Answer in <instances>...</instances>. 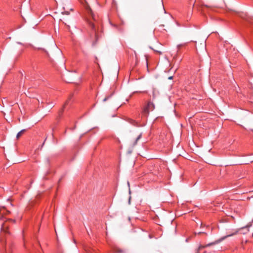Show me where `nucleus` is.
<instances>
[{"mask_svg":"<svg viewBox=\"0 0 253 253\" xmlns=\"http://www.w3.org/2000/svg\"><path fill=\"white\" fill-rule=\"evenodd\" d=\"M220 222H221V221H224L223 220H220L219 221Z\"/></svg>","mask_w":253,"mask_h":253,"instance_id":"a211bd4d","label":"nucleus"},{"mask_svg":"<svg viewBox=\"0 0 253 253\" xmlns=\"http://www.w3.org/2000/svg\"><path fill=\"white\" fill-rule=\"evenodd\" d=\"M141 136H142V134H139V135L138 136V137H137V138L136 139V140H135V144H136V143H137V141H138V140H139V139L141 138Z\"/></svg>","mask_w":253,"mask_h":253,"instance_id":"6e6552de","label":"nucleus"},{"mask_svg":"<svg viewBox=\"0 0 253 253\" xmlns=\"http://www.w3.org/2000/svg\"><path fill=\"white\" fill-rule=\"evenodd\" d=\"M202 222H200V225H202Z\"/></svg>","mask_w":253,"mask_h":253,"instance_id":"f3484780","label":"nucleus"},{"mask_svg":"<svg viewBox=\"0 0 253 253\" xmlns=\"http://www.w3.org/2000/svg\"><path fill=\"white\" fill-rule=\"evenodd\" d=\"M10 211L6 209L4 207H0V220H4V221H16V219H12L9 217Z\"/></svg>","mask_w":253,"mask_h":253,"instance_id":"f257e3e1","label":"nucleus"},{"mask_svg":"<svg viewBox=\"0 0 253 253\" xmlns=\"http://www.w3.org/2000/svg\"><path fill=\"white\" fill-rule=\"evenodd\" d=\"M116 253H124V251L121 249H117L116 251Z\"/></svg>","mask_w":253,"mask_h":253,"instance_id":"1a4fd4ad","label":"nucleus"},{"mask_svg":"<svg viewBox=\"0 0 253 253\" xmlns=\"http://www.w3.org/2000/svg\"><path fill=\"white\" fill-rule=\"evenodd\" d=\"M172 78V77H169V79H171Z\"/></svg>","mask_w":253,"mask_h":253,"instance_id":"2eb2a0df","label":"nucleus"},{"mask_svg":"<svg viewBox=\"0 0 253 253\" xmlns=\"http://www.w3.org/2000/svg\"><path fill=\"white\" fill-rule=\"evenodd\" d=\"M88 25L90 29L92 30L91 34L94 35V36H96V31L95 28V24L93 23L91 20L88 21Z\"/></svg>","mask_w":253,"mask_h":253,"instance_id":"20e7f679","label":"nucleus"},{"mask_svg":"<svg viewBox=\"0 0 253 253\" xmlns=\"http://www.w3.org/2000/svg\"><path fill=\"white\" fill-rule=\"evenodd\" d=\"M136 92H139V93H146V91H136Z\"/></svg>","mask_w":253,"mask_h":253,"instance_id":"f8f14e48","label":"nucleus"},{"mask_svg":"<svg viewBox=\"0 0 253 253\" xmlns=\"http://www.w3.org/2000/svg\"><path fill=\"white\" fill-rule=\"evenodd\" d=\"M153 98H154L155 97L154 90H153Z\"/></svg>","mask_w":253,"mask_h":253,"instance_id":"4468645a","label":"nucleus"},{"mask_svg":"<svg viewBox=\"0 0 253 253\" xmlns=\"http://www.w3.org/2000/svg\"><path fill=\"white\" fill-rule=\"evenodd\" d=\"M155 52H156L157 53H159V54H162V52L161 51H159L155 50Z\"/></svg>","mask_w":253,"mask_h":253,"instance_id":"ddd939ff","label":"nucleus"},{"mask_svg":"<svg viewBox=\"0 0 253 253\" xmlns=\"http://www.w3.org/2000/svg\"><path fill=\"white\" fill-rule=\"evenodd\" d=\"M110 97V96H108L105 97L103 99V101L105 102L106 100H107Z\"/></svg>","mask_w":253,"mask_h":253,"instance_id":"9d476101","label":"nucleus"},{"mask_svg":"<svg viewBox=\"0 0 253 253\" xmlns=\"http://www.w3.org/2000/svg\"><path fill=\"white\" fill-rule=\"evenodd\" d=\"M80 2L84 5V8H85L88 14L91 17L92 19L95 21V15L93 13L92 10L90 8L89 6L88 5L87 2L85 0H79Z\"/></svg>","mask_w":253,"mask_h":253,"instance_id":"7ed1b4c3","label":"nucleus"},{"mask_svg":"<svg viewBox=\"0 0 253 253\" xmlns=\"http://www.w3.org/2000/svg\"><path fill=\"white\" fill-rule=\"evenodd\" d=\"M68 100H67V101L66 102L65 104H68Z\"/></svg>","mask_w":253,"mask_h":253,"instance_id":"dca6fc26","label":"nucleus"},{"mask_svg":"<svg viewBox=\"0 0 253 253\" xmlns=\"http://www.w3.org/2000/svg\"><path fill=\"white\" fill-rule=\"evenodd\" d=\"M1 230L2 231L8 233L9 232L8 231V226L5 224V222H3L1 227Z\"/></svg>","mask_w":253,"mask_h":253,"instance_id":"39448f33","label":"nucleus"},{"mask_svg":"<svg viewBox=\"0 0 253 253\" xmlns=\"http://www.w3.org/2000/svg\"><path fill=\"white\" fill-rule=\"evenodd\" d=\"M155 109V105L154 103L150 100H148L142 108V113L143 115L147 117L150 112Z\"/></svg>","mask_w":253,"mask_h":253,"instance_id":"f03ea898","label":"nucleus"},{"mask_svg":"<svg viewBox=\"0 0 253 253\" xmlns=\"http://www.w3.org/2000/svg\"><path fill=\"white\" fill-rule=\"evenodd\" d=\"M25 131V129H22V130H21L20 131H19L17 134V135H16V138L17 139H18L21 136V135L23 134V133Z\"/></svg>","mask_w":253,"mask_h":253,"instance_id":"0eeeda50","label":"nucleus"},{"mask_svg":"<svg viewBox=\"0 0 253 253\" xmlns=\"http://www.w3.org/2000/svg\"><path fill=\"white\" fill-rule=\"evenodd\" d=\"M235 234V233H233V234H230V235H227V236H225V237H223V239H225V238H227V237H230V236H233V235H234Z\"/></svg>","mask_w":253,"mask_h":253,"instance_id":"9b49d317","label":"nucleus"},{"mask_svg":"<svg viewBox=\"0 0 253 253\" xmlns=\"http://www.w3.org/2000/svg\"><path fill=\"white\" fill-rule=\"evenodd\" d=\"M127 121L133 126H137V123L133 119L129 118L127 120Z\"/></svg>","mask_w":253,"mask_h":253,"instance_id":"423d86ee","label":"nucleus"}]
</instances>
